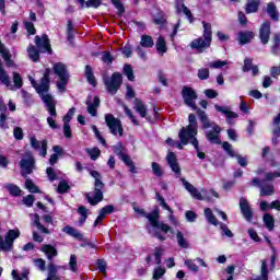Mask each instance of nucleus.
<instances>
[{"mask_svg":"<svg viewBox=\"0 0 280 280\" xmlns=\"http://www.w3.org/2000/svg\"><path fill=\"white\" fill-rule=\"evenodd\" d=\"M51 73L50 69H46L44 75L39 83H36L33 77H28V80L32 86L35 89L36 93L40 95L42 101L46 104L47 110L50 116L47 117V124L51 130L58 129V124H56V117L58 113L56 112V100L49 93V74Z\"/></svg>","mask_w":280,"mask_h":280,"instance_id":"obj_1","label":"nucleus"},{"mask_svg":"<svg viewBox=\"0 0 280 280\" xmlns=\"http://www.w3.org/2000/svg\"><path fill=\"white\" fill-rule=\"evenodd\" d=\"M188 121V126L183 127L179 130L178 138L180 139L183 145L191 143L197 152L198 159L203 160L207 155L205 152L200 151V148H198V139L196 138L198 135V120H196V115L189 114Z\"/></svg>","mask_w":280,"mask_h":280,"instance_id":"obj_2","label":"nucleus"},{"mask_svg":"<svg viewBox=\"0 0 280 280\" xmlns=\"http://www.w3.org/2000/svg\"><path fill=\"white\" fill-rule=\"evenodd\" d=\"M133 211H136V213H139L140 215L149 220L151 224V228H149V233H151V235H154L161 242H165L167 237L161 234V232L159 231H162L163 233H174V230H172L170 225L163 222H159V218H160L159 209L153 210L151 213H145V210L135 207Z\"/></svg>","mask_w":280,"mask_h":280,"instance_id":"obj_3","label":"nucleus"},{"mask_svg":"<svg viewBox=\"0 0 280 280\" xmlns=\"http://www.w3.org/2000/svg\"><path fill=\"white\" fill-rule=\"evenodd\" d=\"M197 116L199 117L203 128L207 130L208 128H211V130H208L206 132V139L210 143H220V132H222V128L218 126L215 122L209 121V116H207V113L202 109L197 110Z\"/></svg>","mask_w":280,"mask_h":280,"instance_id":"obj_4","label":"nucleus"},{"mask_svg":"<svg viewBox=\"0 0 280 280\" xmlns=\"http://www.w3.org/2000/svg\"><path fill=\"white\" fill-rule=\"evenodd\" d=\"M203 25V34L201 37L194 39L190 43V47L196 49L199 54H202L205 49H209L211 47V40L213 36V32L211 31V23L202 22Z\"/></svg>","mask_w":280,"mask_h":280,"instance_id":"obj_5","label":"nucleus"},{"mask_svg":"<svg viewBox=\"0 0 280 280\" xmlns=\"http://www.w3.org/2000/svg\"><path fill=\"white\" fill-rule=\"evenodd\" d=\"M90 176L95 179V183L94 191L92 192V195L88 196V202H90L92 207H95V205H98V202H102V200H104V184L102 183V174H100V172L91 171Z\"/></svg>","mask_w":280,"mask_h":280,"instance_id":"obj_6","label":"nucleus"},{"mask_svg":"<svg viewBox=\"0 0 280 280\" xmlns=\"http://www.w3.org/2000/svg\"><path fill=\"white\" fill-rule=\"evenodd\" d=\"M54 72L57 75V88L61 93H65V89L69 83V71H67V66L65 63L58 62L55 63Z\"/></svg>","mask_w":280,"mask_h":280,"instance_id":"obj_7","label":"nucleus"},{"mask_svg":"<svg viewBox=\"0 0 280 280\" xmlns=\"http://www.w3.org/2000/svg\"><path fill=\"white\" fill-rule=\"evenodd\" d=\"M103 82L107 89V93L109 95H115L119 89H121V83L124 82V78L121 73L114 72L112 77L103 75Z\"/></svg>","mask_w":280,"mask_h":280,"instance_id":"obj_8","label":"nucleus"},{"mask_svg":"<svg viewBox=\"0 0 280 280\" xmlns=\"http://www.w3.org/2000/svg\"><path fill=\"white\" fill-rule=\"evenodd\" d=\"M21 236V231L19 229L16 230H9L7 234L3 236L0 234V250H3L4 253H10L12 248H14V240H19Z\"/></svg>","mask_w":280,"mask_h":280,"instance_id":"obj_9","label":"nucleus"},{"mask_svg":"<svg viewBox=\"0 0 280 280\" xmlns=\"http://www.w3.org/2000/svg\"><path fill=\"white\" fill-rule=\"evenodd\" d=\"M105 124L108 127L110 135L114 137H124V126L119 118H116L113 114H106Z\"/></svg>","mask_w":280,"mask_h":280,"instance_id":"obj_10","label":"nucleus"},{"mask_svg":"<svg viewBox=\"0 0 280 280\" xmlns=\"http://www.w3.org/2000/svg\"><path fill=\"white\" fill-rule=\"evenodd\" d=\"M180 182L183 184L184 189L190 194L192 198L196 200H211V197L207 195V189L198 190L194 185H191L189 182H187L185 178H180Z\"/></svg>","mask_w":280,"mask_h":280,"instance_id":"obj_11","label":"nucleus"},{"mask_svg":"<svg viewBox=\"0 0 280 280\" xmlns=\"http://www.w3.org/2000/svg\"><path fill=\"white\" fill-rule=\"evenodd\" d=\"M182 96L186 106H189V108L196 110L197 113L198 110H200V108L196 106V100H198V94H196V91L194 89L189 86H184L182 90Z\"/></svg>","mask_w":280,"mask_h":280,"instance_id":"obj_12","label":"nucleus"},{"mask_svg":"<svg viewBox=\"0 0 280 280\" xmlns=\"http://www.w3.org/2000/svg\"><path fill=\"white\" fill-rule=\"evenodd\" d=\"M36 161L31 152H26L25 158L20 161V167L22 170V176H27L34 172V165Z\"/></svg>","mask_w":280,"mask_h":280,"instance_id":"obj_13","label":"nucleus"},{"mask_svg":"<svg viewBox=\"0 0 280 280\" xmlns=\"http://www.w3.org/2000/svg\"><path fill=\"white\" fill-rule=\"evenodd\" d=\"M250 185L260 188V196H272L275 194V186L271 183L261 182L257 177L252 180Z\"/></svg>","mask_w":280,"mask_h":280,"instance_id":"obj_14","label":"nucleus"},{"mask_svg":"<svg viewBox=\"0 0 280 280\" xmlns=\"http://www.w3.org/2000/svg\"><path fill=\"white\" fill-rule=\"evenodd\" d=\"M35 45L42 54H51V44H49V37L47 34H44L42 36H35Z\"/></svg>","mask_w":280,"mask_h":280,"instance_id":"obj_15","label":"nucleus"},{"mask_svg":"<svg viewBox=\"0 0 280 280\" xmlns=\"http://www.w3.org/2000/svg\"><path fill=\"white\" fill-rule=\"evenodd\" d=\"M155 197H156L158 202H160L161 207H163V209H165L167 212H170L168 220H170L171 224H173V226H180L178 219H176V217H174V211L172 210V208H170L167 202H165V199L163 198V196H161V194L156 192Z\"/></svg>","mask_w":280,"mask_h":280,"instance_id":"obj_16","label":"nucleus"},{"mask_svg":"<svg viewBox=\"0 0 280 280\" xmlns=\"http://www.w3.org/2000/svg\"><path fill=\"white\" fill-rule=\"evenodd\" d=\"M30 143L33 150H36L37 152H39V156H43L44 159L45 156H47V140L38 141L36 137H31Z\"/></svg>","mask_w":280,"mask_h":280,"instance_id":"obj_17","label":"nucleus"},{"mask_svg":"<svg viewBox=\"0 0 280 280\" xmlns=\"http://www.w3.org/2000/svg\"><path fill=\"white\" fill-rule=\"evenodd\" d=\"M85 104L88 106L89 115H92V117H97V108H100V97L89 96Z\"/></svg>","mask_w":280,"mask_h":280,"instance_id":"obj_18","label":"nucleus"},{"mask_svg":"<svg viewBox=\"0 0 280 280\" xmlns=\"http://www.w3.org/2000/svg\"><path fill=\"white\" fill-rule=\"evenodd\" d=\"M240 209L245 220L250 222V220H253V209H250L248 200H246L244 197L240 199Z\"/></svg>","mask_w":280,"mask_h":280,"instance_id":"obj_19","label":"nucleus"},{"mask_svg":"<svg viewBox=\"0 0 280 280\" xmlns=\"http://www.w3.org/2000/svg\"><path fill=\"white\" fill-rule=\"evenodd\" d=\"M166 161L172 172H174L177 178H180V165H178V160L176 159V154L174 152H170L166 156Z\"/></svg>","mask_w":280,"mask_h":280,"instance_id":"obj_20","label":"nucleus"},{"mask_svg":"<svg viewBox=\"0 0 280 280\" xmlns=\"http://www.w3.org/2000/svg\"><path fill=\"white\" fill-rule=\"evenodd\" d=\"M259 36L262 45H268V40H270V22H264L260 31Z\"/></svg>","mask_w":280,"mask_h":280,"instance_id":"obj_21","label":"nucleus"},{"mask_svg":"<svg viewBox=\"0 0 280 280\" xmlns=\"http://www.w3.org/2000/svg\"><path fill=\"white\" fill-rule=\"evenodd\" d=\"M215 110L218 113H222L225 115L228 124H233L232 119H237L238 115L234 112H231L228 107H222L220 105H214Z\"/></svg>","mask_w":280,"mask_h":280,"instance_id":"obj_22","label":"nucleus"},{"mask_svg":"<svg viewBox=\"0 0 280 280\" xmlns=\"http://www.w3.org/2000/svg\"><path fill=\"white\" fill-rule=\"evenodd\" d=\"M62 232L67 235H70V237H74V240H79V242L84 241V235L80 233V231L75 230V228L71 225H67L62 229Z\"/></svg>","mask_w":280,"mask_h":280,"instance_id":"obj_23","label":"nucleus"},{"mask_svg":"<svg viewBox=\"0 0 280 280\" xmlns=\"http://www.w3.org/2000/svg\"><path fill=\"white\" fill-rule=\"evenodd\" d=\"M255 38V33L250 31L240 32L237 36V42L240 45H248L250 40Z\"/></svg>","mask_w":280,"mask_h":280,"instance_id":"obj_24","label":"nucleus"},{"mask_svg":"<svg viewBox=\"0 0 280 280\" xmlns=\"http://www.w3.org/2000/svg\"><path fill=\"white\" fill-rule=\"evenodd\" d=\"M40 250L42 253H45L49 261H51L54 257H58V249H56V247H54L52 245H48V244L43 245Z\"/></svg>","mask_w":280,"mask_h":280,"instance_id":"obj_25","label":"nucleus"},{"mask_svg":"<svg viewBox=\"0 0 280 280\" xmlns=\"http://www.w3.org/2000/svg\"><path fill=\"white\" fill-rule=\"evenodd\" d=\"M59 270H67V267L66 266H56L55 264L50 262L48 265V277H50V279L60 280V277H58Z\"/></svg>","mask_w":280,"mask_h":280,"instance_id":"obj_26","label":"nucleus"},{"mask_svg":"<svg viewBox=\"0 0 280 280\" xmlns=\"http://www.w3.org/2000/svg\"><path fill=\"white\" fill-rule=\"evenodd\" d=\"M31 220L33 224L40 231V233H44L45 235H49V229L45 228L44 225L40 224V217L36 213L30 214Z\"/></svg>","mask_w":280,"mask_h":280,"instance_id":"obj_27","label":"nucleus"},{"mask_svg":"<svg viewBox=\"0 0 280 280\" xmlns=\"http://www.w3.org/2000/svg\"><path fill=\"white\" fill-rule=\"evenodd\" d=\"M144 49H152L154 47V39L150 35H142L140 38V45Z\"/></svg>","mask_w":280,"mask_h":280,"instance_id":"obj_28","label":"nucleus"},{"mask_svg":"<svg viewBox=\"0 0 280 280\" xmlns=\"http://www.w3.org/2000/svg\"><path fill=\"white\" fill-rule=\"evenodd\" d=\"M243 71H252L253 75H257V73H259V68L257 66H253L252 58H245Z\"/></svg>","mask_w":280,"mask_h":280,"instance_id":"obj_29","label":"nucleus"},{"mask_svg":"<svg viewBox=\"0 0 280 280\" xmlns=\"http://www.w3.org/2000/svg\"><path fill=\"white\" fill-rule=\"evenodd\" d=\"M13 83L14 85H12V82L10 81V91H16V89L23 88V78L18 72H13Z\"/></svg>","mask_w":280,"mask_h":280,"instance_id":"obj_30","label":"nucleus"},{"mask_svg":"<svg viewBox=\"0 0 280 280\" xmlns=\"http://www.w3.org/2000/svg\"><path fill=\"white\" fill-rule=\"evenodd\" d=\"M260 3L261 2L259 0H248L246 8H245L246 14H255V12H257V10H259Z\"/></svg>","mask_w":280,"mask_h":280,"instance_id":"obj_31","label":"nucleus"},{"mask_svg":"<svg viewBox=\"0 0 280 280\" xmlns=\"http://www.w3.org/2000/svg\"><path fill=\"white\" fill-rule=\"evenodd\" d=\"M267 14L270 16L271 21H279V11L275 2H269L267 4Z\"/></svg>","mask_w":280,"mask_h":280,"instance_id":"obj_32","label":"nucleus"},{"mask_svg":"<svg viewBox=\"0 0 280 280\" xmlns=\"http://www.w3.org/2000/svg\"><path fill=\"white\" fill-rule=\"evenodd\" d=\"M124 150H126V148H124V144H121V142H118L116 145L113 147L114 153L120 159V161H126V159H128V155L124 153Z\"/></svg>","mask_w":280,"mask_h":280,"instance_id":"obj_33","label":"nucleus"},{"mask_svg":"<svg viewBox=\"0 0 280 280\" xmlns=\"http://www.w3.org/2000/svg\"><path fill=\"white\" fill-rule=\"evenodd\" d=\"M158 54H166L167 52V44L165 43L164 36H159L155 43Z\"/></svg>","mask_w":280,"mask_h":280,"instance_id":"obj_34","label":"nucleus"},{"mask_svg":"<svg viewBox=\"0 0 280 280\" xmlns=\"http://www.w3.org/2000/svg\"><path fill=\"white\" fill-rule=\"evenodd\" d=\"M0 55L2 56L3 60L7 62L8 67H11L12 61H10V58H12V56L10 55V50L5 48V45H3L1 40H0Z\"/></svg>","mask_w":280,"mask_h":280,"instance_id":"obj_35","label":"nucleus"},{"mask_svg":"<svg viewBox=\"0 0 280 280\" xmlns=\"http://www.w3.org/2000/svg\"><path fill=\"white\" fill-rule=\"evenodd\" d=\"M136 113H139L140 117H145L148 115V108L143 104V102L136 100L133 106Z\"/></svg>","mask_w":280,"mask_h":280,"instance_id":"obj_36","label":"nucleus"},{"mask_svg":"<svg viewBox=\"0 0 280 280\" xmlns=\"http://www.w3.org/2000/svg\"><path fill=\"white\" fill-rule=\"evenodd\" d=\"M85 78L92 86H97V80H95V74H93V69L91 66H85Z\"/></svg>","mask_w":280,"mask_h":280,"instance_id":"obj_37","label":"nucleus"},{"mask_svg":"<svg viewBox=\"0 0 280 280\" xmlns=\"http://www.w3.org/2000/svg\"><path fill=\"white\" fill-rule=\"evenodd\" d=\"M27 54H28L30 60H32L33 62H38L40 58V54L38 52V49H36V46L31 45L27 48Z\"/></svg>","mask_w":280,"mask_h":280,"instance_id":"obj_38","label":"nucleus"},{"mask_svg":"<svg viewBox=\"0 0 280 280\" xmlns=\"http://www.w3.org/2000/svg\"><path fill=\"white\" fill-rule=\"evenodd\" d=\"M262 222L268 231H272L275 229V218L270 213L264 214Z\"/></svg>","mask_w":280,"mask_h":280,"instance_id":"obj_39","label":"nucleus"},{"mask_svg":"<svg viewBox=\"0 0 280 280\" xmlns=\"http://www.w3.org/2000/svg\"><path fill=\"white\" fill-rule=\"evenodd\" d=\"M176 240L179 248H189V241L186 240L185 234H183V232L177 231Z\"/></svg>","mask_w":280,"mask_h":280,"instance_id":"obj_40","label":"nucleus"},{"mask_svg":"<svg viewBox=\"0 0 280 280\" xmlns=\"http://www.w3.org/2000/svg\"><path fill=\"white\" fill-rule=\"evenodd\" d=\"M78 213H79V215H81L79 218V224H80V226H82L84 224V222H86V218H89V209H86V207H84V206H80L78 208Z\"/></svg>","mask_w":280,"mask_h":280,"instance_id":"obj_41","label":"nucleus"},{"mask_svg":"<svg viewBox=\"0 0 280 280\" xmlns=\"http://www.w3.org/2000/svg\"><path fill=\"white\" fill-rule=\"evenodd\" d=\"M205 215H206L209 224H212L213 226H218V224H220V222H218V219L215 218V215L213 214V211H211V209H209V208L205 209Z\"/></svg>","mask_w":280,"mask_h":280,"instance_id":"obj_42","label":"nucleus"},{"mask_svg":"<svg viewBox=\"0 0 280 280\" xmlns=\"http://www.w3.org/2000/svg\"><path fill=\"white\" fill-rule=\"evenodd\" d=\"M152 257L155 259V264L159 266L161 264V257H163V249L161 247L155 248V253L153 255H149L147 258L148 264L152 260Z\"/></svg>","mask_w":280,"mask_h":280,"instance_id":"obj_43","label":"nucleus"},{"mask_svg":"<svg viewBox=\"0 0 280 280\" xmlns=\"http://www.w3.org/2000/svg\"><path fill=\"white\" fill-rule=\"evenodd\" d=\"M12 277L14 280H30V270L24 269L21 275L16 270H12Z\"/></svg>","mask_w":280,"mask_h":280,"instance_id":"obj_44","label":"nucleus"},{"mask_svg":"<svg viewBox=\"0 0 280 280\" xmlns=\"http://www.w3.org/2000/svg\"><path fill=\"white\" fill-rule=\"evenodd\" d=\"M255 280H268V262L261 260L260 276Z\"/></svg>","mask_w":280,"mask_h":280,"instance_id":"obj_45","label":"nucleus"},{"mask_svg":"<svg viewBox=\"0 0 280 280\" xmlns=\"http://www.w3.org/2000/svg\"><path fill=\"white\" fill-rule=\"evenodd\" d=\"M25 187L31 194H40V189H38V186L30 178L26 179Z\"/></svg>","mask_w":280,"mask_h":280,"instance_id":"obj_46","label":"nucleus"},{"mask_svg":"<svg viewBox=\"0 0 280 280\" xmlns=\"http://www.w3.org/2000/svg\"><path fill=\"white\" fill-rule=\"evenodd\" d=\"M85 152L89 154L92 161H97L102 154V151H100L98 148L85 149Z\"/></svg>","mask_w":280,"mask_h":280,"instance_id":"obj_47","label":"nucleus"},{"mask_svg":"<svg viewBox=\"0 0 280 280\" xmlns=\"http://www.w3.org/2000/svg\"><path fill=\"white\" fill-rule=\"evenodd\" d=\"M5 189L11 194V196H21V188L14 184H7Z\"/></svg>","mask_w":280,"mask_h":280,"instance_id":"obj_48","label":"nucleus"},{"mask_svg":"<svg viewBox=\"0 0 280 280\" xmlns=\"http://www.w3.org/2000/svg\"><path fill=\"white\" fill-rule=\"evenodd\" d=\"M69 270H71V272H78V256L74 254L70 255Z\"/></svg>","mask_w":280,"mask_h":280,"instance_id":"obj_49","label":"nucleus"},{"mask_svg":"<svg viewBox=\"0 0 280 280\" xmlns=\"http://www.w3.org/2000/svg\"><path fill=\"white\" fill-rule=\"evenodd\" d=\"M226 65H229V60H214L209 63V67L210 69H222Z\"/></svg>","mask_w":280,"mask_h":280,"instance_id":"obj_50","label":"nucleus"},{"mask_svg":"<svg viewBox=\"0 0 280 280\" xmlns=\"http://www.w3.org/2000/svg\"><path fill=\"white\" fill-rule=\"evenodd\" d=\"M280 52V37L279 35H276L273 38V45L271 48V54H273L275 56L279 55Z\"/></svg>","mask_w":280,"mask_h":280,"instance_id":"obj_51","label":"nucleus"},{"mask_svg":"<svg viewBox=\"0 0 280 280\" xmlns=\"http://www.w3.org/2000/svg\"><path fill=\"white\" fill-rule=\"evenodd\" d=\"M151 167H152V172H153L154 176H158L159 178H161V176H163V167H161V165L159 163L152 162Z\"/></svg>","mask_w":280,"mask_h":280,"instance_id":"obj_52","label":"nucleus"},{"mask_svg":"<svg viewBox=\"0 0 280 280\" xmlns=\"http://www.w3.org/2000/svg\"><path fill=\"white\" fill-rule=\"evenodd\" d=\"M184 264L186 267H188V270H191L192 272H198V270H200L198 265H196V260L194 259H187Z\"/></svg>","mask_w":280,"mask_h":280,"instance_id":"obj_53","label":"nucleus"},{"mask_svg":"<svg viewBox=\"0 0 280 280\" xmlns=\"http://www.w3.org/2000/svg\"><path fill=\"white\" fill-rule=\"evenodd\" d=\"M124 73L130 80V82L135 81V73L132 72V67L130 65H125L124 66Z\"/></svg>","mask_w":280,"mask_h":280,"instance_id":"obj_54","label":"nucleus"},{"mask_svg":"<svg viewBox=\"0 0 280 280\" xmlns=\"http://www.w3.org/2000/svg\"><path fill=\"white\" fill-rule=\"evenodd\" d=\"M0 82H2V84H5L8 88L10 86V77L8 75L5 70H3V68H0Z\"/></svg>","mask_w":280,"mask_h":280,"instance_id":"obj_55","label":"nucleus"},{"mask_svg":"<svg viewBox=\"0 0 280 280\" xmlns=\"http://www.w3.org/2000/svg\"><path fill=\"white\" fill-rule=\"evenodd\" d=\"M223 150L228 152L229 156L235 158L237 153H235V150L233 149V145L229 142H224L222 145Z\"/></svg>","mask_w":280,"mask_h":280,"instance_id":"obj_56","label":"nucleus"},{"mask_svg":"<svg viewBox=\"0 0 280 280\" xmlns=\"http://www.w3.org/2000/svg\"><path fill=\"white\" fill-rule=\"evenodd\" d=\"M67 36H68V40H70V43L73 40V36H74V32H73V21L69 20L68 24H67Z\"/></svg>","mask_w":280,"mask_h":280,"instance_id":"obj_57","label":"nucleus"},{"mask_svg":"<svg viewBox=\"0 0 280 280\" xmlns=\"http://www.w3.org/2000/svg\"><path fill=\"white\" fill-rule=\"evenodd\" d=\"M71 189V187L69 186V184L65 180H61L58 185V192L59 194H67V191H69Z\"/></svg>","mask_w":280,"mask_h":280,"instance_id":"obj_58","label":"nucleus"},{"mask_svg":"<svg viewBox=\"0 0 280 280\" xmlns=\"http://www.w3.org/2000/svg\"><path fill=\"white\" fill-rule=\"evenodd\" d=\"M122 162L127 167H129V172H131V174H137V167L135 166V162L130 160V156L126 158Z\"/></svg>","mask_w":280,"mask_h":280,"instance_id":"obj_59","label":"nucleus"},{"mask_svg":"<svg viewBox=\"0 0 280 280\" xmlns=\"http://www.w3.org/2000/svg\"><path fill=\"white\" fill-rule=\"evenodd\" d=\"M75 115V107H72L68 110L67 115L63 116V124H69L72 119L73 116Z\"/></svg>","mask_w":280,"mask_h":280,"instance_id":"obj_60","label":"nucleus"},{"mask_svg":"<svg viewBox=\"0 0 280 280\" xmlns=\"http://www.w3.org/2000/svg\"><path fill=\"white\" fill-rule=\"evenodd\" d=\"M165 275V268L158 267L153 271V280H159Z\"/></svg>","mask_w":280,"mask_h":280,"instance_id":"obj_61","label":"nucleus"},{"mask_svg":"<svg viewBox=\"0 0 280 280\" xmlns=\"http://www.w3.org/2000/svg\"><path fill=\"white\" fill-rule=\"evenodd\" d=\"M275 178H280V168H278L273 173H267L265 175V179L268 180V182L275 180Z\"/></svg>","mask_w":280,"mask_h":280,"instance_id":"obj_62","label":"nucleus"},{"mask_svg":"<svg viewBox=\"0 0 280 280\" xmlns=\"http://www.w3.org/2000/svg\"><path fill=\"white\" fill-rule=\"evenodd\" d=\"M199 80H209V69L201 68L198 70Z\"/></svg>","mask_w":280,"mask_h":280,"instance_id":"obj_63","label":"nucleus"},{"mask_svg":"<svg viewBox=\"0 0 280 280\" xmlns=\"http://www.w3.org/2000/svg\"><path fill=\"white\" fill-rule=\"evenodd\" d=\"M96 266H97V269L100 270V272H102L103 275H106V260L98 259L96 261Z\"/></svg>","mask_w":280,"mask_h":280,"instance_id":"obj_64","label":"nucleus"}]
</instances>
